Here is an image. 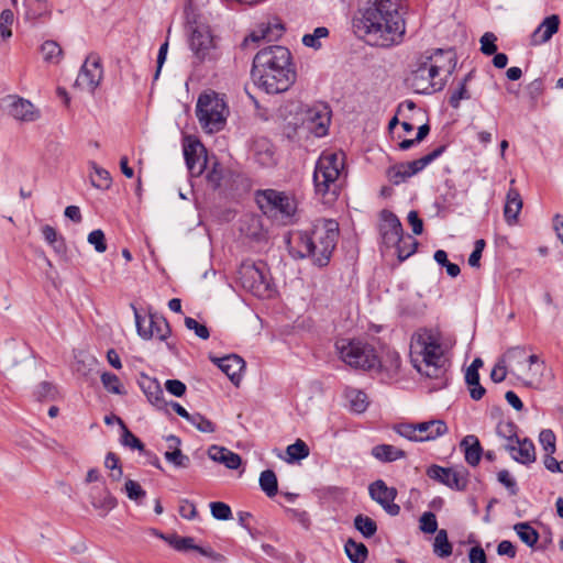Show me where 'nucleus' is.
I'll use <instances>...</instances> for the list:
<instances>
[{"label": "nucleus", "instance_id": "393cba45", "mask_svg": "<svg viewBox=\"0 0 563 563\" xmlns=\"http://www.w3.org/2000/svg\"><path fill=\"white\" fill-rule=\"evenodd\" d=\"M9 112L14 119L25 122H33L40 118V111L31 101L23 98L14 99Z\"/></svg>", "mask_w": 563, "mask_h": 563}, {"label": "nucleus", "instance_id": "423d86ee", "mask_svg": "<svg viewBox=\"0 0 563 563\" xmlns=\"http://www.w3.org/2000/svg\"><path fill=\"white\" fill-rule=\"evenodd\" d=\"M345 167L342 152H323L318 158L313 172L316 197L324 205H332L339 198Z\"/></svg>", "mask_w": 563, "mask_h": 563}, {"label": "nucleus", "instance_id": "338daca9", "mask_svg": "<svg viewBox=\"0 0 563 563\" xmlns=\"http://www.w3.org/2000/svg\"><path fill=\"white\" fill-rule=\"evenodd\" d=\"M498 482L503 484L510 493V495L515 496L518 494V487L516 481L511 477L510 473L507 470H503L497 475Z\"/></svg>", "mask_w": 563, "mask_h": 563}, {"label": "nucleus", "instance_id": "a878e982", "mask_svg": "<svg viewBox=\"0 0 563 563\" xmlns=\"http://www.w3.org/2000/svg\"><path fill=\"white\" fill-rule=\"evenodd\" d=\"M166 441L169 448V450L164 453L166 461L172 463L175 467L187 468L190 465V459L179 449L180 439L172 434L166 438Z\"/></svg>", "mask_w": 563, "mask_h": 563}, {"label": "nucleus", "instance_id": "f704fd0d", "mask_svg": "<svg viewBox=\"0 0 563 563\" xmlns=\"http://www.w3.org/2000/svg\"><path fill=\"white\" fill-rule=\"evenodd\" d=\"M346 556L352 563H364L368 556V550L362 542L349 539L344 544Z\"/></svg>", "mask_w": 563, "mask_h": 563}, {"label": "nucleus", "instance_id": "f8f14e48", "mask_svg": "<svg viewBox=\"0 0 563 563\" xmlns=\"http://www.w3.org/2000/svg\"><path fill=\"white\" fill-rule=\"evenodd\" d=\"M188 25L190 30V49L199 62H203L210 57L211 51L214 48V41L210 26L196 20L190 21L189 19Z\"/></svg>", "mask_w": 563, "mask_h": 563}, {"label": "nucleus", "instance_id": "39448f33", "mask_svg": "<svg viewBox=\"0 0 563 563\" xmlns=\"http://www.w3.org/2000/svg\"><path fill=\"white\" fill-rule=\"evenodd\" d=\"M339 239V223L333 219H318L310 231H301L295 235V245H290L294 257H311L312 262L322 267L330 262Z\"/></svg>", "mask_w": 563, "mask_h": 563}, {"label": "nucleus", "instance_id": "ea45409f", "mask_svg": "<svg viewBox=\"0 0 563 563\" xmlns=\"http://www.w3.org/2000/svg\"><path fill=\"white\" fill-rule=\"evenodd\" d=\"M354 528L366 539L372 538L377 532L376 522L364 515H357L354 518Z\"/></svg>", "mask_w": 563, "mask_h": 563}, {"label": "nucleus", "instance_id": "13d9d810", "mask_svg": "<svg viewBox=\"0 0 563 563\" xmlns=\"http://www.w3.org/2000/svg\"><path fill=\"white\" fill-rule=\"evenodd\" d=\"M210 510L213 518L218 520H229L232 517L230 506L222 501L211 503Z\"/></svg>", "mask_w": 563, "mask_h": 563}, {"label": "nucleus", "instance_id": "4468645a", "mask_svg": "<svg viewBox=\"0 0 563 563\" xmlns=\"http://www.w3.org/2000/svg\"><path fill=\"white\" fill-rule=\"evenodd\" d=\"M427 475L455 490H465L468 484V473L464 468L442 467L434 464L428 467Z\"/></svg>", "mask_w": 563, "mask_h": 563}, {"label": "nucleus", "instance_id": "aec40b11", "mask_svg": "<svg viewBox=\"0 0 563 563\" xmlns=\"http://www.w3.org/2000/svg\"><path fill=\"white\" fill-rule=\"evenodd\" d=\"M211 361L230 378L234 385H239L241 373L245 362L236 354H230L224 357H211Z\"/></svg>", "mask_w": 563, "mask_h": 563}, {"label": "nucleus", "instance_id": "9b49d317", "mask_svg": "<svg viewBox=\"0 0 563 563\" xmlns=\"http://www.w3.org/2000/svg\"><path fill=\"white\" fill-rule=\"evenodd\" d=\"M134 312L137 334L144 340L158 339L165 341L170 335V328L163 316L150 313L148 317H142L136 307L131 303Z\"/></svg>", "mask_w": 563, "mask_h": 563}, {"label": "nucleus", "instance_id": "864d4df0", "mask_svg": "<svg viewBox=\"0 0 563 563\" xmlns=\"http://www.w3.org/2000/svg\"><path fill=\"white\" fill-rule=\"evenodd\" d=\"M188 422L203 433H212L216 431V424L198 412L192 413Z\"/></svg>", "mask_w": 563, "mask_h": 563}, {"label": "nucleus", "instance_id": "dca6fc26", "mask_svg": "<svg viewBox=\"0 0 563 563\" xmlns=\"http://www.w3.org/2000/svg\"><path fill=\"white\" fill-rule=\"evenodd\" d=\"M545 364L536 354L529 355V361L519 367L512 375L517 377L525 386L539 388L542 384Z\"/></svg>", "mask_w": 563, "mask_h": 563}, {"label": "nucleus", "instance_id": "0e129e2a", "mask_svg": "<svg viewBox=\"0 0 563 563\" xmlns=\"http://www.w3.org/2000/svg\"><path fill=\"white\" fill-rule=\"evenodd\" d=\"M539 441L547 453L555 452V434L549 429H544L539 434Z\"/></svg>", "mask_w": 563, "mask_h": 563}, {"label": "nucleus", "instance_id": "37998d69", "mask_svg": "<svg viewBox=\"0 0 563 563\" xmlns=\"http://www.w3.org/2000/svg\"><path fill=\"white\" fill-rule=\"evenodd\" d=\"M43 58L47 63L58 64L62 58V48L55 41H46L41 46Z\"/></svg>", "mask_w": 563, "mask_h": 563}, {"label": "nucleus", "instance_id": "6e6552de", "mask_svg": "<svg viewBox=\"0 0 563 563\" xmlns=\"http://www.w3.org/2000/svg\"><path fill=\"white\" fill-rule=\"evenodd\" d=\"M228 114L229 109L218 93L212 91L199 96L196 115L205 132L216 133L221 131L225 125Z\"/></svg>", "mask_w": 563, "mask_h": 563}, {"label": "nucleus", "instance_id": "0eeeda50", "mask_svg": "<svg viewBox=\"0 0 563 563\" xmlns=\"http://www.w3.org/2000/svg\"><path fill=\"white\" fill-rule=\"evenodd\" d=\"M340 358L351 367L362 371H379L384 367L375 349L362 341L338 340L335 343Z\"/></svg>", "mask_w": 563, "mask_h": 563}, {"label": "nucleus", "instance_id": "79ce46f5", "mask_svg": "<svg viewBox=\"0 0 563 563\" xmlns=\"http://www.w3.org/2000/svg\"><path fill=\"white\" fill-rule=\"evenodd\" d=\"M118 424L121 427L122 434L120 438V442L122 445L128 446L132 450H137L140 452L144 451V444L142 441L135 437L125 426L122 419H118Z\"/></svg>", "mask_w": 563, "mask_h": 563}, {"label": "nucleus", "instance_id": "a18cd8bd", "mask_svg": "<svg viewBox=\"0 0 563 563\" xmlns=\"http://www.w3.org/2000/svg\"><path fill=\"white\" fill-rule=\"evenodd\" d=\"M145 394L148 400L156 406L157 408H162L163 406H167V402L164 399V391L161 388L159 384L154 380L148 384Z\"/></svg>", "mask_w": 563, "mask_h": 563}, {"label": "nucleus", "instance_id": "f03ea898", "mask_svg": "<svg viewBox=\"0 0 563 563\" xmlns=\"http://www.w3.org/2000/svg\"><path fill=\"white\" fill-rule=\"evenodd\" d=\"M453 335L438 328H421L411 338L410 358L413 367L423 376L438 380V387L445 385L448 354L455 345Z\"/></svg>", "mask_w": 563, "mask_h": 563}, {"label": "nucleus", "instance_id": "b1692460", "mask_svg": "<svg viewBox=\"0 0 563 563\" xmlns=\"http://www.w3.org/2000/svg\"><path fill=\"white\" fill-rule=\"evenodd\" d=\"M90 503L101 517H106L117 506V499L104 487L91 489Z\"/></svg>", "mask_w": 563, "mask_h": 563}, {"label": "nucleus", "instance_id": "4d7b16f0", "mask_svg": "<svg viewBox=\"0 0 563 563\" xmlns=\"http://www.w3.org/2000/svg\"><path fill=\"white\" fill-rule=\"evenodd\" d=\"M126 496L134 501H140L146 496V492L141 485L132 479H128L124 485Z\"/></svg>", "mask_w": 563, "mask_h": 563}, {"label": "nucleus", "instance_id": "cd10ccee", "mask_svg": "<svg viewBox=\"0 0 563 563\" xmlns=\"http://www.w3.org/2000/svg\"><path fill=\"white\" fill-rule=\"evenodd\" d=\"M522 209V199L519 191L512 187L509 188L506 195V202L504 207V217L509 225L517 223L518 216Z\"/></svg>", "mask_w": 563, "mask_h": 563}, {"label": "nucleus", "instance_id": "bf43d9fd", "mask_svg": "<svg viewBox=\"0 0 563 563\" xmlns=\"http://www.w3.org/2000/svg\"><path fill=\"white\" fill-rule=\"evenodd\" d=\"M420 530L424 533L438 532V521L433 512L427 511L420 517Z\"/></svg>", "mask_w": 563, "mask_h": 563}, {"label": "nucleus", "instance_id": "2f4dec72", "mask_svg": "<svg viewBox=\"0 0 563 563\" xmlns=\"http://www.w3.org/2000/svg\"><path fill=\"white\" fill-rule=\"evenodd\" d=\"M461 448H464L465 461L471 466H476L479 463L483 454V449L477 437L472 434L466 435L461 441Z\"/></svg>", "mask_w": 563, "mask_h": 563}, {"label": "nucleus", "instance_id": "c9c22d12", "mask_svg": "<svg viewBox=\"0 0 563 563\" xmlns=\"http://www.w3.org/2000/svg\"><path fill=\"white\" fill-rule=\"evenodd\" d=\"M345 397L350 402V407L354 412L362 413L368 407L367 395L356 388H347L345 391Z\"/></svg>", "mask_w": 563, "mask_h": 563}, {"label": "nucleus", "instance_id": "a211bd4d", "mask_svg": "<svg viewBox=\"0 0 563 563\" xmlns=\"http://www.w3.org/2000/svg\"><path fill=\"white\" fill-rule=\"evenodd\" d=\"M380 218L382 223L379 225V231L383 243L387 247H391L395 243L399 242L404 235L401 222L395 213L388 210H383Z\"/></svg>", "mask_w": 563, "mask_h": 563}, {"label": "nucleus", "instance_id": "5701e85b", "mask_svg": "<svg viewBox=\"0 0 563 563\" xmlns=\"http://www.w3.org/2000/svg\"><path fill=\"white\" fill-rule=\"evenodd\" d=\"M420 442L433 441L448 433L449 428L441 419H432L417 423Z\"/></svg>", "mask_w": 563, "mask_h": 563}, {"label": "nucleus", "instance_id": "c03bdc74", "mask_svg": "<svg viewBox=\"0 0 563 563\" xmlns=\"http://www.w3.org/2000/svg\"><path fill=\"white\" fill-rule=\"evenodd\" d=\"M329 36V30L324 26H319L313 30L312 33L305 34L302 36V44L307 47H311L313 49L321 48V38H325Z\"/></svg>", "mask_w": 563, "mask_h": 563}, {"label": "nucleus", "instance_id": "49530a36", "mask_svg": "<svg viewBox=\"0 0 563 563\" xmlns=\"http://www.w3.org/2000/svg\"><path fill=\"white\" fill-rule=\"evenodd\" d=\"M471 77L472 73H468L464 77V79L459 84V87L452 92L449 102L453 108H459L461 100H467L471 98L466 89V82Z\"/></svg>", "mask_w": 563, "mask_h": 563}, {"label": "nucleus", "instance_id": "58836bf2", "mask_svg": "<svg viewBox=\"0 0 563 563\" xmlns=\"http://www.w3.org/2000/svg\"><path fill=\"white\" fill-rule=\"evenodd\" d=\"M514 529L520 540L528 547H533L538 542L539 533L528 522H519L515 525Z\"/></svg>", "mask_w": 563, "mask_h": 563}, {"label": "nucleus", "instance_id": "bb28decb", "mask_svg": "<svg viewBox=\"0 0 563 563\" xmlns=\"http://www.w3.org/2000/svg\"><path fill=\"white\" fill-rule=\"evenodd\" d=\"M208 456L218 463L225 465L230 470H236L242 463L239 454L223 446L211 445L208 450Z\"/></svg>", "mask_w": 563, "mask_h": 563}, {"label": "nucleus", "instance_id": "09e8293b", "mask_svg": "<svg viewBox=\"0 0 563 563\" xmlns=\"http://www.w3.org/2000/svg\"><path fill=\"white\" fill-rule=\"evenodd\" d=\"M433 258H434V261H435L439 265H441V266L445 267V269H446V274H448L450 277H453V278H454V277H457V276H459V274H460V272H461V269H460L459 265H456V264H454V263L449 262V260H448V254H446V252H445V251H443V250H438V251H435V253H434V255H433Z\"/></svg>", "mask_w": 563, "mask_h": 563}, {"label": "nucleus", "instance_id": "7ed1b4c3", "mask_svg": "<svg viewBox=\"0 0 563 563\" xmlns=\"http://www.w3.org/2000/svg\"><path fill=\"white\" fill-rule=\"evenodd\" d=\"M252 78L266 93L287 91L296 80L289 49L280 45L261 49L253 59Z\"/></svg>", "mask_w": 563, "mask_h": 563}, {"label": "nucleus", "instance_id": "20e7f679", "mask_svg": "<svg viewBox=\"0 0 563 563\" xmlns=\"http://www.w3.org/2000/svg\"><path fill=\"white\" fill-rule=\"evenodd\" d=\"M455 66L456 58L452 49L431 48L416 58L415 68L407 81L415 92L430 95L445 86Z\"/></svg>", "mask_w": 563, "mask_h": 563}, {"label": "nucleus", "instance_id": "f3484780", "mask_svg": "<svg viewBox=\"0 0 563 563\" xmlns=\"http://www.w3.org/2000/svg\"><path fill=\"white\" fill-rule=\"evenodd\" d=\"M184 156L188 169L199 176L207 166L206 148L198 140L188 139L184 144Z\"/></svg>", "mask_w": 563, "mask_h": 563}, {"label": "nucleus", "instance_id": "69168bd1", "mask_svg": "<svg viewBox=\"0 0 563 563\" xmlns=\"http://www.w3.org/2000/svg\"><path fill=\"white\" fill-rule=\"evenodd\" d=\"M185 325L188 330L194 331L195 334L202 340H207L210 336L208 328L191 317L185 318Z\"/></svg>", "mask_w": 563, "mask_h": 563}, {"label": "nucleus", "instance_id": "6ab92c4d", "mask_svg": "<svg viewBox=\"0 0 563 563\" xmlns=\"http://www.w3.org/2000/svg\"><path fill=\"white\" fill-rule=\"evenodd\" d=\"M284 30V25L277 18L268 19L266 22L260 23L257 29L244 38L242 45L247 47L251 43H257L261 40L276 41L283 35Z\"/></svg>", "mask_w": 563, "mask_h": 563}, {"label": "nucleus", "instance_id": "603ef678", "mask_svg": "<svg viewBox=\"0 0 563 563\" xmlns=\"http://www.w3.org/2000/svg\"><path fill=\"white\" fill-rule=\"evenodd\" d=\"M386 176L394 185H399L410 178L402 163L390 166L386 172Z\"/></svg>", "mask_w": 563, "mask_h": 563}, {"label": "nucleus", "instance_id": "a19ab883", "mask_svg": "<svg viewBox=\"0 0 563 563\" xmlns=\"http://www.w3.org/2000/svg\"><path fill=\"white\" fill-rule=\"evenodd\" d=\"M433 552L440 558H448L452 554V544L449 542L446 530L441 529L437 532Z\"/></svg>", "mask_w": 563, "mask_h": 563}, {"label": "nucleus", "instance_id": "473e14b6", "mask_svg": "<svg viewBox=\"0 0 563 563\" xmlns=\"http://www.w3.org/2000/svg\"><path fill=\"white\" fill-rule=\"evenodd\" d=\"M371 454L378 461L390 463L406 456V452L391 444H378L372 448Z\"/></svg>", "mask_w": 563, "mask_h": 563}, {"label": "nucleus", "instance_id": "052dcab7", "mask_svg": "<svg viewBox=\"0 0 563 563\" xmlns=\"http://www.w3.org/2000/svg\"><path fill=\"white\" fill-rule=\"evenodd\" d=\"M497 37L492 32H486L479 40L481 42V52L484 55L490 56L497 52V45L495 42Z\"/></svg>", "mask_w": 563, "mask_h": 563}, {"label": "nucleus", "instance_id": "8fccbe9b", "mask_svg": "<svg viewBox=\"0 0 563 563\" xmlns=\"http://www.w3.org/2000/svg\"><path fill=\"white\" fill-rule=\"evenodd\" d=\"M92 168L95 172V175L91 176L92 186L100 189L109 188L111 185L110 174L106 169L97 166L96 164H92Z\"/></svg>", "mask_w": 563, "mask_h": 563}, {"label": "nucleus", "instance_id": "e2e57ef3", "mask_svg": "<svg viewBox=\"0 0 563 563\" xmlns=\"http://www.w3.org/2000/svg\"><path fill=\"white\" fill-rule=\"evenodd\" d=\"M13 22V12L10 9H5L0 13V35L3 38H9L11 33V24Z\"/></svg>", "mask_w": 563, "mask_h": 563}, {"label": "nucleus", "instance_id": "774afa93", "mask_svg": "<svg viewBox=\"0 0 563 563\" xmlns=\"http://www.w3.org/2000/svg\"><path fill=\"white\" fill-rule=\"evenodd\" d=\"M508 374V366L505 364V360L500 358L497 364L494 366L490 378L495 383H501L505 380L506 376Z\"/></svg>", "mask_w": 563, "mask_h": 563}, {"label": "nucleus", "instance_id": "5fc2aeb1", "mask_svg": "<svg viewBox=\"0 0 563 563\" xmlns=\"http://www.w3.org/2000/svg\"><path fill=\"white\" fill-rule=\"evenodd\" d=\"M168 544L173 547L177 551H188L195 550L197 545L195 544V540L191 537H178L176 534L170 536L168 540Z\"/></svg>", "mask_w": 563, "mask_h": 563}, {"label": "nucleus", "instance_id": "f257e3e1", "mask_svg": "<svg viewBox=\"0 0 563 563\" xmlns=\"http://www.w3.org/2000/svg\"><path fill=\"white\" fill-rule=\"evenodd\" d=\"M353 29L366 44L379 48L401 44L406 34V23L396 0H358Z\"/></svg>", "mask_w": 563, "mask_h": 563}, {"label": "nucleus", "instance_id": "3c124183", "mask_svg": "<svg viewBox=\"0 0 563 563\" xmlns=\"http://www.w3.org/2000/svg\"><path fill=\"white\" fill-rule=\"evenodd\" d=\"M286 452L289 461H299L309 455V448L302 440L298 439L294 444L287 446Z\"/></svg>", "mask_w": 563, "mask_h": 563}, {"label": "nucleus", "instance_id": "4c0bfd02", "mask_svg": "<svg viewBox=\"0 0 563 563\" xmlns=\"http://www.w3.org/2000/svg\"><path fill=\"white\" fill-rule=\"evenodd\" d=\"M261 489L268 496L274 497L278 492L276 474L272 470L263 471L260 475Z\"/></svg>", "mask_w": 563, "mask_h": 563}, {"label": "nucleus", "instance_id": "412c9836", "mask_svg": "<svg viewBox=\"0 0 563 563\" xmlns=\"http://www.w3.org/2000/svg\"><path fill=\"white\" fill-rule=\"evenodd\" d=\"M306 120L311 124V130L317 136L325 135L331 121L328 106L321 103L310 108Z\"/></svg>", "mask_w": 563, "mask_h": 563}, {"label": "nucleus", "instance_id": "4be33fe9", "mask_svg": "<svg viewBox=\"0 0 563 563\" xmlns=\"http://www.w3.org/2000/svg\"><path fill=\"white\" fill-rule=\"evenodd\" d=\"M560 18L556 14L547 16L531 34V45H541L551 40L559 31Z\"/></svg>", "mask_w": 563, "mask_h": 563}, {"label": "nucleus", "instance_id": "c85d7f7f", "mask_svg": "<svg viewBox=\"0 0 563 563\" xmlns=\"http://www.w3.org/2000/svg\"><path fill=\"white\" fill-rule=\"evenodd\" d=\"M516 451L510 453L511 457L523 465H529L536 461V449L531 440L517 439L515 441Z\"/></svg>", "mask_w": 563, "mask_h": 563}, {"label": "nucleus", "instance_id": "6e6d98bb", "mask_svg": "<svg viewBox=\"0 0 563 563\" xmlns=\"http://www.w3.org/2000/svg\"><path fill=\"white\" fill-rule=\"evenodd\" d=\"M101 382L103 387L112 394L120 395L122 394V385L120 383L119 377L115 374L112 373H103L101 375Z\"/></svg>", "mask_w": 563, "mask_h": 563}, {"label": "nucleus", "instance_id": "9d476101", "mask_svg": "<svg viewBox=\"0 0 563 563\" xmlns=\"http://www.w3.org/2000/svg\"><path fill=\"white\" fill-rule=\"evenodd\" d=\"M256 201L263 213L271 218L280 219L282 221L294 217L297 210L295 198L286 192L274 189L258 191Z\"/></svg>", "mask_w": 563, "mask_h": 563}, {"label": "nucleus", "instance_id": "1a4fd4ad", "mask_svg": "<svg viewBox=\"0 0 563 563\" xmlns=\"http://www.w3.org/2000/svg\"><path fill=\"white\" fill-rule=\"evenodd\" d=\"M238 280L255 297L269 298L273 294L268 268L263 262H243L238 269Z\"/></svg>", "mask_w": 563, "mask_h": 563}, {"label": "nucleus", "instance_id": "ddd939ff", "mask_svg": "<svg viewBox=\"0 0 563 563\" xmlns=\"http://www.w3.org/2000/svg\"><path fill=\"white\" fill-rule=\"evenodd\" d=\"M103 77L101 60L98 55L90 54L82 64L75 87L80 90L93 92L100 85Z\"/></svg>", "mask_w": 563, "mask_h": 563}, {"label": "nucleus", "instance_id": "e433bc0d", "mask_svg": "<svg viewBox=\"0 0 563 563\" xmlns=\"http://www.w3.org/2000/svg\"><path fill=\"white\" fill-rule=\"evenodd\" d=\"M418 246V242L411 235H402L399 242L395 243L393 247H396L397 257L400 262L407 260L410 255H412Z\"/></svg>", "mask_w": 563, "mask_h": 563}, {"label": "nucleus", "instance_id": "2eb2a0df", "mask_svg": "<svg viewBox=\"0 0 563 563\" xmlns=\"http://www.w3.org/2000/svg\"><path fill=\"white\" fill-rule=\"evenodd\" d=\"M368 494L388 515L397 516L400 512L399 505L394 503L397 497V489L388 487L383 479L373 482L368 486Z\"/></svg>", "mask_w": 563, "mask_h": 563}, {"label": "nucleus", "instance_id": "de8ad7c7", "mask_svg": "<svg viewBox=\"0 0 563 563\" xmlns=\"http://www.w3.org/2000/svg\"><path fill=\"white\" fill-rule=\"evenodd\" d=\"M393 429L397 434L409 441L420 442L417 423H398Z\"/></svg>", "mask_w": 563, "mask_h": 563}, {"label": "nucleus", "instance_id": "7c9ffc66", "mask_svg": "<svg viewBox=\"0 0 563 563\" xmlns=\"http://www.w3.org/2000/svg\"><path fill=\"white\" fill-rule=\"evenodd\" d=\"M446 150V145H440L434 148L431 153L422 156L419 159H415L412 162L402 163L407 169V175L409 177L418 174L422 169H424L429 164H431L434 159L440 157Z\"/></svg>", "mask_w": 563, "mask_h": 563}, {"label": "nucleus", "instance_id": "680f3d73", "mask_svg": "<svg viewBox=\"0 0 563 563\" xmlns=\"http://www.w3.org/2000/svg\"><path fill=\"white\" fill-rule=\"evenodd\" d=\"M88 242L93 245L98 253L107 251L106 236L103 231L100 229L93 230L88 234Z\"/></svg>", "mask_w": 563, "mask_h": 563}, {"label": "nucleus", "instance_id": "72a5a7b5", "mask_svg": "<svg viewBox=\"0 0 563 563\" xmlns=\"http://www.w3.org/2000/svg\"><path fill=\"white\" fill-rule=\"evenodd\" d=\"M516 430H517V426L511 421H500L496 428L497 435L507 440V443L505 444V449L509 453H512L516 451L515 441L518 439Z\"/></svg>", "mask_w": 563, "mask_h": 563}, {"label": "nucleus", "instance_id": "c756f323", "mask_svg": "<svg viewBox=\"0 0 563 563\" xmlns=\"http://www.w3.org/2000/svg\"><path fill=\"white\" fill-rule=\"evenodd\" d=\"M528 350H532L531 346H512L506 351L503 356L505 364L508 362L510 367L509 373L514 374L519 367L523 366L529 361Z\"/></svg>", "mask_w": 563, "mask_h": 563}]
</instances>
